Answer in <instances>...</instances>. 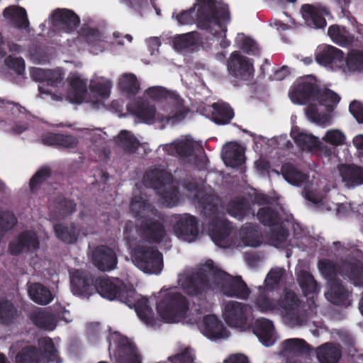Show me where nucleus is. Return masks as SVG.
I'll list each match as a JSON object with an SVG mask.
<instances>
[{"label":"nucleus","mask_w":363,"mask_h":363,"mask_svg":"<svg viewBox=\"0 0 363 363\" xmlns=\"http://www.w3.org/2000/svg\"><path fill=\"white\" fill-rule=\"evenodd\" d=\"M178 282L188 294L192 296L200 295L209 290H220L228 296L247 299L250 293L241 277H232L212 260H207L193 274H179Z\"/></svg>","instance_id":"f257e3e1"},{"label":"nucleus","mask_w":363,"mask_h":363,"mask_svg":"<svg viewBox=\"0 0 363 363\" xmlns=\"http://www.w3.org/2000/svg\"><path fill=\"white\" fill-rule=\"evenodd\" d=\"M95 289L102 297L108 300L120 297L130 308H135L138 316L146 324H154L152 313L147 299L140 298L132 287L128 289H121L118 280L102 278L98 279Z\"/></svg>","instance_id":"f03ea898"},{"label":"nucleus","mask_w":363,"mask_h":363,"mask_svg":"<svg viewBox=\"0 0 363 363\" xmlns=\"http://www.w3.org/2000/svg\"><path fill=\"white\" fill-rule=\"evenodd\" d=\"M289 97L294 104H308L305 109L307 118L312 122L325 126L332 121V112L313 94V84L303 82L294 87L289 93Z\"/></svg>","instance_id":"7ed1b4c3"},{"label":"nucleus","mask_w":363,"mask_h":363,"mask_svg":"<svg viewBox=\"0 0 363 363\" xmlns=\"http://www.w3.org/2000/svg\"><path fill=\"white\" fill-rule=\"evenodd\" d=\"M130 210L137 220V231L160 242L165 237L166 233L162 224L155 218L157 217L156 210L148 203L143 196H135L130 202Z\"/></svg>","instance_id":"20e7f679"},{"label":"nucleus","mask_w":363,"mask_h":363,"mask_svg":"<svg viewBox=\"0 0 363 363\" xmlns=\"http://www.w3.org/2000/svg\"><path fill=\"white\" fill-rule=\"evenodd\" d=\"M146 93L150 99L161 102L157 117L162 121L174 125L184 118L187 111L182 99L176 93L161 86L150 87Z\"/></svg>","instance_id":"39448f33"},{"label":"nucleus","mask_w":363,"mask_h":363,"mask_svg":"<svg viewBox=\"0 0 363 363\" xmlns=\"http://www.w3.org/2000/svg\"><path fill=\"white\" fill-rule=\"evenodd\" d=\"M198 23L203 28H211L216 33L218 30L225 33V24L229 21V13L225 5L214 3L212 0H197Z\"/></svg>","instance_id":"423d86ee"},{"label":"nucleus","mask_w":363,"mask_h":363,"mask_svg":"<svg viewBox=\"0 0 363 363\" xmlns=\"http://www.w3.org/2000/svg\"><path fill=\"white\" fill-rule=\"evenodd\" d=\"M157 312L167 323L179 321L184 315L187 303L184 297L176 291H169L157 304Z\"/></svg>","instance_id":"0eeeda50"},{"label":"nucleus","mask_w":363,"mask_h":363,"mask_svg":"<svg viewBox=\"0 0 363 363\" xmlns=\"http://www.w3.org/2000/svg\"><path fill=\"white\" fill-rule=\"evenodd\" d=\"M133 263L147 274L160 273L162 269V259L160 253L150 246L138 245L132 253Z\"/></svg>","instance_id":"6e6552de"},{"label":"nucleus","mask_w":363,"mask_h":363,"mask_svg":"<svg viewBox=\"0 0 363 363\" xmlns=\"http://www.w3.org/2000/svg\"><path fill=\"white\" fill-rule=\"evenodd\" d=\"M68 86L64 91L52 93V99L62 101L64 98L71 103L81 104L85 102L87 94V80L77 72H71L67 78Z\"/></svg>","instance_id":"1a4fd4ad"},{"label":"nucleus","mask_w":363,"mask_h":363,"mask_svg":"<svg viewBox=\"0 0 363 363\" xmlns=\"http://www.w3.org/2000/svg\"><path fill=\"white\" fill-rule=\"evenodd\" d=\"M111 81L103 77L95 76L89 82L85 102L90 104L96 109L104 106L105 101L111 95Z\"/></svg>","instance_id":"9d476101"},{"label":"nucleus","mask_w":363,"mask_h":363,"mask_svg":"<svg viewBox=\"0 0 363 363\" xmlns=\"http://www.w3.org/2000/svg\"><path fill=\"white\" fill-rule=\"evenodd\" d=\"M251 313V308L237 301L228 302L223 309V318L226 323L234 328H242Z\"/></svg>","instance_id":"9b49d317"},{"label":"nucleus","mask_w":363,"mask_h":363,"mask_svg":"<svg viewBox=\"0 0 363 363\" xmlns=\"http://www.w3.org/2000/svg\"><path fill=\"white\" fill-rule=\"evenodd\" d=\"M40 247V241L35 233L30 230L20 233L10 243L11 254L18 255L22 252H33Z\"/></svg>","instance_id":"f8f14e48"},{"label":"nucleus","mask_w":363,"mask_h":363,"mask_svg":"<svg viewBox=\"0 0 363 363\" xmlns=\"http://www.w3.org/2000/svg\"><path fill=\"white\" fill-rule=\"evenodd\" d=\"M162 149L170 155L177 154L182 157L189 158V161H194V152L202 155L203 151L200 144L194 142L191 138L186 137L172 144L162 146Z\"/></svg>","instance_id":"ddd939ff"},{"label":"nucleus","mask_w":363,"mask_h":363,"mask_svg":"<svg viewBox=\"0 0 363 363\" xmlns=\"http://www.w3.org/2000/svg\"><path fill=\"white\" fill-rule=\"evenodd\" d=\"M316 61L320 65L328 67L332 70L343 72L344 55L340 50L332 46L324 48L317 54Z\"/></svg>","instance_id":"4468645a"},{"label":"nucleus","mask_w":363,"mask_h":363,"mask_svg":"<svg viewBox=\"0 0 363 363\" xmlns=\"http://www.w3.org/2000/svg\"><path fill=\"white\" fill-rule=\"evenodd\" d=\"M174 230L179 238L187 242H192L198 235L196 220L189 214L181 215L177 218Z\"/></svg>","instance_id":"2eb2a0df"},{"label":"nucleus","mask_w":363,"mask_h":363,"mask_svg":"<svg viewBox=\"0 0 363 363\" xmlns=\"http://www.w3.org/2000/svg\"><path fill=\"white\" fill-rule=\"evenodd\" d=\"M70 276L72 291L74 295L88 297L94 291L91 276L79 270L70 272Z\"/></svg>","instance_id":"dca6fc26"},{"label":"nucleus","mask_w":363,"mask_h":363,"mask_svg":"<svg viewBox=\"0 0 363 363\" xmlns=\"http://www.w3.org/2000/svg\"><path fill=\"white\" fill-rule=\"evenodd\" d=\"M301 13L307 23L316 28H322L326 26L325 16L330 14L329 10L325 6L311 4L303 5Z\"/></svg>","instance_id":"f3484780"},{"label":"nucleus","mask_w":363,"mask_h":363,"mask_svg":"<svg viewBox=\"0 0 363 363\" xmlns=\"http://www.w3.org/2000/svg\"><path fill=\"white\" fill-rule=\"evenodd\" d=\"M200 330L206 337L211 340L223 339L229 335L222 321L214 315L204 317Z\"/></svg>","instance_id":"a211bd4d"},{"label":"nucleus","mask_w":363,"mask_h":363,"mask_svg":"<svg viewBox=\"0 0 363 363\" xmlns=\"http://www.w3.org/2000/svg\"><path fill=\"white\" fill-rule=\"evenodd\" d=\"M116 262L115 252L108 247H98L92 252V262L101 271H108L114 269Z\"/></svg>","instance_id":"6ab92c4d"},{"label":"nucleus","mask_w":363,"mask_h":363,"mask_svg":"<svg viewBox=\"0 0 363 363\" xmlns=\"http://www.w3.org/2000/svg\"><path fill=\"white\" fill-rule=\"evenodd\" d=\"M245 149L237 143H228L223 149V160L227 166L235 167L245 162Z\"/></svg>","instance_id":"aec40b11"},{"label":"nucleus","mask_w":363,"mask_h":363,"mask_svg":"<svg viewBox=\"0 0 363 363\" xmlns=\"http://www.w3.org/2000/svg\"><path fill=\"white\" fill-rule=\"evenodd\" d=\"M340 175L345 186L351 188L363 184V168L344 164L339 167Z\"/></svg>","instance_id":"412c9836"},{"label":"nucleus","mask_w":363,"mask_h":363,"mask_svg":"<svg viewBox=\"0 0 363 363\" xmlns=\"http://www.w3.org/2000/svg\"><path fill=\"white\" fill-rule=\"evenodd\" d=\"M64 72L61 69H50L48 74L47 83L51 89H46L39 86L40 94L49 95L52 99V94L56 91H64L65 82L64 81Z\"/></svg>","instance_id":"4be33fe9"},{"label":"nucleus","mask_w":363,"mask_h":363,"mask_svg":"<svg viewBox=\"0 0 363 363\" xmlns=\"http://www.w3.org/2000/svg\"><path fill=\"white\" fill-rule=\"evenodd\" d=\"M254 333L267 347L274 342V326L272 323L267 319H259L256 322Z\"/></svg>","instance_id":"5701e85b"},{"label":"nucleus","mask_w":363,"mask_h":363,"mask_svg":"<svg viewBox=\"0 0 363 363\" xmlns=\"http://www.w3.org/2000/svg\"><path fill=\"white\" fill-rule=\"evenodd\" d=\"M228 68L235 76H242L250 74L252 70V63L238 52L232 53L228 62Z\"/></svg>","instance_id":"b1692460"},{"label":"nucleus","mask_w":363,"mask_h":363,"mask_svg":"<svg viewBox=\"0 0 363 363\" xmlns=\"http://www.w3.org/2000/svg\"><path fill=\"white\" fill-rule=\"evenodd\" d=\"M291 135L296 144L303 150L313 152L320 147L321 142L317 137L311 134L300 131L297 129H293Z\"/></svg>","instance_id":"393cba45"},{"label":"nucleus","mask_w":363,"mask_h":363,"mask_svg":"<svg viewBox=\"0 0 363 363\" xmlns=\"http://www.w3.org/2000/svg\"><path fill=\"white\" fill-rule=\"evenodd\" d=\"M4 18L13 26L20 28L28 27L29 22L27 18L26 11L21 7L11 6L4 11Z\"/></svg>","instance_id":"a878e982"},{"label":"nucleus","mask_w":363,"mask_h":363,"mask_svg":"<svg viewBox=\"0 0 363 363\" xmlns=\"http://www.w3.org/2000/svg\"><path fill=\"white\" fill-rule=\"evenodd\" d=\"M129 108L133 114L144 122H149L154 118L162 122L158 118L155 106L147 101H140Z\"/></svg>","instance_id":"bb28decb"},{"label":"nucleus","mask_w":363,"mask_h":363,"mask_svg":"<svg viewBox=\"0 0 363 363\" xmlns=\"http://www.w3.org/2000/svg\"><path fill=\"white\" fill-rule=\"evenodd\" d=\"M80 228L74 224L59 223L55 225V232L56 236L66 243H74L76 242L80 235Z\"/></svg>","instance_id":"cd10ccee"},{"label":"nucleus","mask_w":363,"mask_h":363,"mask_svg":"<svg viewBox=\"0 0 363 363\" xmlns=\"http://www.w3.org/2000/svg\"><path fill=\"white\" fill-rule=\"evenodd\" d=\"M240 238L243 245L248 247H257L262 242L259 231L251 224H245L241 228Z\"/></svg>","instance_id":"c85d7f7f"},{"label":"nucleus","mask_w":363,"mask_h":363,"mask_svg":"<svg viewBox=\"0 0 363 363\" xmlns=\"http://www.w3.org/2000/svg\"><path fill=\"white\" fill-rule=\"evenodd\" d=\"M340 356V347L332 344H325L317 351V357L320 363H337Z\"/></svg>","instance_id":"c756f323"},{"label":"nucleus","mask_w":363,"mask_h":363,"mask_svg":"<svg viewBox=\"0 0 363 363\" xmlns=\"http://www.w3.org/2000/svg\"><path fill=\"white\" fill-rule=\"evenodd\" d=\"M170 180V175L160 169H150L144 176L145 185L154 188H159L160 186L169 183Z\"/></svg>","instance_id":"7c9ffc66"},{"label":"nucleus","mask_w":363,"mask_h":363,"mask_svg":"<svg viewBox=\"0 0 363 363\" xmlns=\"http://www.w3.org/2000/svg\"><path fill=\"white\" fill-rule=\"evenodd\" d=\"M308 346L303 339H288L282 343V353L285 356H298L308 351Z\"/></svg>","instance_id":"2f4dec72"},{"label":"nucleus","mask_w":363,"mask_h":363,"mask_svg":"<svg viewBox=\"0 0 363 363\" xmlns=\"http://www.w3.org/2000/svg\"><path fill=\"white\" fill-rule=\"evenodd\" d=\"M328 287L325 296L330 302L341 304L347 298L349 295L347 291L337 281L328 282Z\"/></svg>","instance_id":"473e14b6"},{"label":"nucleus","mask_w":363,"mask_h":363,"mask_svg":"<svg viewBox=\"0 0 363 363\" xmlns=\"http://www.w3.org/2000/svg\"><path fill=\"white\" fill-rule=\"evenodd\" d=\"M28 294L33 301L41 305L48 304L52 299L50 291L38 283L33 284L29 286Z\"/></svg>","instance_id":"72a5a7b5"},{"label":"nucleus","mask_w":363,"mask_h":363,"mask_svg":"<svg viewBox=\"0 0 363 363\" xmlns=\"http://www.w3.org/2000/svg\"><path fill=\"white\" fill-rule=\"evenodd\" d=\"M212 108V118L218 124L229 123L234 116L233 110L225 103H215Z\"/></svg>","instance_id":"f704fd0d"},{"label":"nucleus","mask_w":363,"mask_h":363,"mask_svg":"<svg viewBox=\"0 0 363 363\" xmlns=\"http://www.w3.org/2000/svg\"><path fill=\"white\" fill-rule=\"evenodd\" d=\"M228 213L238 220H242L250 213L249 204L243 199L231 201L227 207Z\"/></svg>","instance_id":"c9c22d12"},{"label":"nucleus","mask_w":363,"mask_h":363,"mask_svg":"<svg viewBox=\"0 0 363 363\" xmlns=\"http://www.w3.org/2000/svg\"><path fill=\"white\" fill-rule=\"evenodd\" d=\"M52 18L62 24L67 26L69 29L77 28L79 24L78 16L68 9H58L52 14Z\"/></svg>","instance_id":"e433bc0d"},{"label":"nucleus","mask_w":363,"mask_h":363,"mask_svg":"<svg viewBox=\"0 0 363 363\" xmlns=\"http://www.w3.org/2000/svg\"><path fill=\"white\" fill-rule=\"evenodd\" d=\"M30 318L38 327L52 330L56 326L54 316L45 311H35L32 313Z\"/></svg>","instance_id":"4c0bfd02"},{"label":"nucleus","mask_w":363,"mask_h":363,"mask_svg":"<svg viewBox=\"0 0 363 363\" xmlns=\"http://www.w3.org/2000/svg\"><path fill=\"white\" fill-rule=\"evenodd\" d=\"M363 70V52L353 50L345 58L343 73Z\"/></svg>","instance_id":"58836bf2"},{"label":"nucleus","mask_w":363,"mask_h":363,"mask_svg":"<svg viewBox=\"0 0 363 363\" xmlns=\"http://www.w3.org/2000/svg\"><path fill=\"white\" fill-rule=\"evenodd\" d=\"M313 94L317 98H319V101L327 106V108H330L332 113L340 101V97L337 94L328 89L315 90L313 86Z\"/></svg>","instance_id":"ea45409f"},{"label":"nucleus","mask_w":363,"mask_h":363,"mask_svg":"<svg viewBox=\"0 0 363 363\" xmlns=\"http://www.w3.org/2000/svg\"><path fill=\"white\" fill-rule=\"evenodd\" d=\"M118 146L126 152H135L140 146L136 138L126 130L121 131L116 138Z\"/></svg>","instance_id":"a19ab883"},{"label":"nucleus","mask_w":363,"mask_h":363,"mask_svg":"<svg viewBox=\"0 0 363 363\" xmlns=\"http://www.w3.org/2000/svg\"><path fill=\"white\" fill-rule=\"evenodd\" d=\"M328 33L333 41L342 46L348 45L353 40V37L348 33L345 28L340 26H330Z\"/></svg>","instance_id":"79ce46f5"},{"label":"nucleus","mask_w":363,"mask_h":363,"mask_svg":"<svg viewBox=\"0 0 363 363\" xmlns=\"http://www.w3.org/2000/svg\"><path fill=\"white\" fill-rule=\"evenodd\" d=\"M230 229L231 227L229 223L225 220H220L211 230V236L212 240L216 245L225 247L221 242L229 235Z\"/></svg>","instance_id":"37998d69"},{"label":"nucleus","mask_w":363,"mask_h":363,"mask_svg":"<svg viewBox=\"0 0 363 363\" xmlns=\"http://www.w3.org/2000/svg\"><path fill=\"white\" fill-rule=\"evenodd\" d=\"M118 363H140L135 348L128 341L120 347Z\"/></svg>","instance_id":"c03bdc74"},{"label":"nucleus","mask_w":363,"mask_h":363,"mask_svg":"<svg viewBox=\"0 0 363 363\" xmlns=\"http://www.w3.org/2000/svg\"><path fill=\"white\" fill-rule=\"evenodd\" d=\"M297 280L302 289L304 294H314L318 291L316 281L311 274L305 271H301L298 274Z\"/></svg>","instance_id":"a18cd8bd"},{"label":"nucleus","mask_w":363,"mask_h":363,"mask_svg":"<svg viewBox=\"0 0 363 363\" xmlns=\"http://www.w3.org/2000/svg\"><path fill=\"white\" fill-rule=\"evenodd\" d=\"M119 88L130 94H135L140 89V84L133 74H124L118 82Z\"/></svg>","instance_id":"49530a36"},{"label":"nucleus","mask_w":363,"mask_h":363,"mask_svg":"<svg viewBox=\"0 0 363 363\" xmlns=\"http://www.w3.org/2000/svg\"><path fill=\"white\" fill-rule=\"evenodd\" d=\"M38 342L39 349L43 352V357L50 362H57V352L52 340L49 337H43Z\"/></svg>","instance_id":"de8ad7c7"},{"label":"nucleus","mask_w":363,"mask_h":363,"mask_svg":"<svg viewBox=\"0 0 363 363\" xmlns=\"http://www.w3.org/2000/svg\"><path fill=\"white\" fill-rule=\"evenodd\" d=\"M282 174L286 181L294 185H298L305 179L304 174L289 164L283 166Z\"/></svg>","instance_id":"09e8293b"},{"label":"nucleus","mask_w":363,"mask_h":363,"mask_svg":"<svg viewBox=\"0 0 363 363\" xmlns=\"http://www.w3.org/2000/svg\"><path fill=\"white\" fill-rule=\"evenodd\" d=\"M345 274L353 281L355 286H363V268L360 263L355 262L344 267Z\"/></svg>","instance_id":"8fccbe9b"},{"label":"nucleus","mask_w":363,"mask_h":363,"mask_svg":"<svg viewBox=\"0 0 363 363\" xmlns=\"http://www.w3.org/2000/svg\"><path fill=\"white\" fill-rule=\"evenodd\" d=\"M17 220L11 212L0 213V240L6 232L11 230L16 224Z\"/></svg>","instance_id":"3c124183"},{"label":"nucleus","mask_w":363,"mask_h":363,"mask_svg":"<svg viewBox=\"0 0 363 363\" xmlns=\"http://www.w3.org/2000/svg\"><path fill=\"white\" fill-rule=\"evenodd\" d=\"M196 40L193 33L178 35L173 39V45L175 50H182L194 45Z\"/></svg>","instance_id":"603ef678"},{"label":"nucleus","mask_w":363,"mask_h":363,"mask_svg":"<svg viewBox=\"0 0 363 363\" xmlns=\"http://www.w3.org/2000/svg\"><path fill=\"white\" fill-rule=\"evenodd\" d=\"M287 237V231L282 228L273 229L269 234L271 244L277 247H285L286 245Z\"/></svg>","instance_id":"864d4df0"},{"label":"nucleus","mask_w":363,"mask_h":363,"mask_svg":"<svg viewBox=\"0 0 363 363\" xmlns=\"http://www.w3.org/2000/svg\"><path fill=\"white\" fill-rule=\"evenodd\" d=\"M17 314V311L13 304L7 300L0 299V320L6 323Z\"/></svg>","instance_id":"5fc2aeb1"},{"label":"nucleus","mask_w":363,"mask_h":363,"mask_svg":"<svg viewBox=\"0 0 363 363\" xmlns=\"http://www.w3.org/2000/svg\"><path fill=\"white\" fill-rule=\"evenodd\" d=\"M16 363H38L35 349L32 347L23 349L16 356Z\"/></svg>","instance_id":"6e6d98bb"},{"label":"nucleus","mask_w":363,"mask_h":363,"mask_svg":"<svg viewBox=\"0 0 363 363\" xmlns=\"http://www.w3.org/2000/svg\"><path fill=\"white\" fill-rule=\"evenodd\" d=\"M323 140L327 143L337 146L343 143L345 140V135L338 129H332L325 133Z\"/></svg>","instance_id":"4d7b16f0"},{"label":"nucleus","mask_w":363,"mask_h":363,"mask_svg":"<svg viewBox=\"0 0 363 363\" xmlns=\"http://www.w3.org/2000/svg\"><path fill=\"white\" fill-rule=\"evenodd\" d=\"M179 201V195L173 186L167 187L161 196V203L168 207L175 206Z\"/></svg>","instance_id":"13d9d810"},{"label":"nucleus","mask_w":363,"mask_h":363,"mask_svg":"<svg viewBox=\"0 0 363 363\" xmlns=\"http://www.w3.org/2000/svg\"><path fill=\"white\" fill-rule=\"evenodd\" d=\"M240 48L248 54H256L258 48L256 43L251 38L245 37L243 34H238L236 38Z\"/></svg>","instance_id":"bf43d9fd"},{"label":"nucleus","mask_w":363,"mask_h":363,"mask_svg":"<svg viewBox=\"0 0 363 363\" xmlns=\"http://www.w3.org/2000/svg\"><path fill=\"white\" fill-rule=\"evenodd\" d=\"M284 272V270L282 268L276 267L272 269L265 279V286L269 289H273L279 282Z\"/></svg>","instance_id":"052dcab7"},{"label":"nucleus","mask_w":363,"mask_h":363,"mask_svg":"<svg viewBox=\"0 0 363 363\" xmlns=\"http://www.w3.org/2000/svg\"><path fill=\"white\" fill-rule=\"evenodd\" d=\"M257 216L260 222L267 225L275 223L277 217V214L269 208H261L258 211Z\"/></svg>","instance_id":"680f3d73"},{"label":"nucleus","mask_w":363,"mask_h":363,"mask_svg":"<svg viewBox=\"0 0 363 363\" xmlns=\"http://www.w3.org/2000/svg\"><path fill=\"white\" fill-rule=\"evenodd\" d=\"M319 269L328 279V282L333 280V276L336 274V267L333 262L328 260L321 261L319 264Z\"/></svg>","instance_id":"e2e57ef3"},{"label":"nucleus","mask_w":363,"mask_h":363,"mask_svg":"<svg viewBox=\"0 0 363 363\" xmlns=\"http://www.w3.org/2000/svg\"><path fill=\"white\" fill-rule=\"evenodd\" d=\"M298 299L294 293L291 291L286 292L280 300V306L285 310H291L297 306Z\"/></svg>","instance_id":"0e129e2a"},{"label":"nucleus","mask_w":363,"mask_h":363,"mask_svg":"<svg viewBox=\"0 0 363 363\" xmlns=\"http://www.w3.org/2000/svg\"><path fill=\"white\" fill-rule=\"evenodd\" d=\"M5 63L9 67L13 69L18 74H21L24 71V60L21 57L13 58L11 56H9L5 60Z\"/></svg>","instance_id":"69168bd1"},{"label":"nucleus","mask_w":363,"mask_h":363,"mask_svg":"<svg viewBox=\"0 0 363 363\" xmlns=\"http://www.w3.org/2000/svg\"><path fill=\"white\" fill-rule=\"evenodd\" d=\"M257 305L263 311H272L277 305L270 301L264 294H260L257 301Z\"/></svg>","instance_id":"338daca9"},{"label":"nucleus","mask_w":363,"mask_h":363,"mask_svg":"<svg viewBox=\"0 0 363 363\" xmlns=\"http://www.w3.org/2000/svg\"><path fill=\"white\" fill-rule=\"evenodd\" d=\"M350 111L359 123H363V104L353 101L350 105Z\"/></svg>","instance_id":"774afa93"}]
</instances>
